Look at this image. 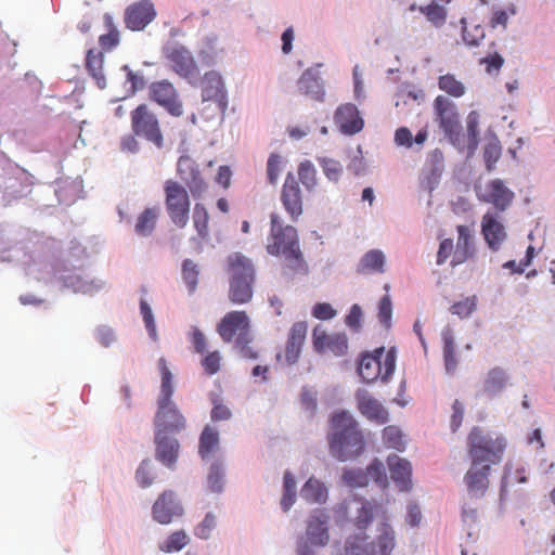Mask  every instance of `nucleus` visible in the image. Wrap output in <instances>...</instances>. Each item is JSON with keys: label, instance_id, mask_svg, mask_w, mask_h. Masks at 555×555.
Wrapping results in <instances>:
<instances>
[{"label": "nucleus", "instance_id": "423d86ee", "mask_svg": "<svg viewBox=\"0 0 555 555\" xmlns=\"http://www.w3.org/2000/svg\"><path fill=\"white\" fill-rule=\"evenodd\" d=\"M131 128L137 135L146 139L158 149L163 147L164 138L158 118L147 104H140L131 112Z\"/></svg>", "mask_w": 555, "mask_h": 555}, {"label": "nucleus", "instance_id": "8fccbe9b", "mask_svg": "<svg viewBox=\"0 0 555 555\" xmlns=\"http://www.w3.org/2000/svg\"><path fill=\"white\" fill-rule=\"evenodd\" d=\"M193 221L194 227L198 233V235L206 240L208 237V212L206 208L201 205L196 204L193 210Z\"/></svg>", "mask_w": 555, "mask_h": 555}, {"label": "nucleus", "instance_id": "dca6fc26", "mask_svg": "<svg viewBox=\"0 0 555 555\" xmlns=\"http://www.w3.org/2000/svg\"><path fill=\"white\" fill-rule=\"evenodd\" d=\"M280 198L291 219L297 221L302 215V198L299 183L293 172L286 175Z\"/></svg>", "mask_w": 555, "mask_h": 555}, {"label": "nucleus", "instance_id": "c03bdc74", "mask_svg": "<svg viewBox=\"0 0 555 555\" xmlns=\"http://www.w3.org/2000/svg\"><path fill=\"white\" fill-rule=\"evenodd\" d=\"M298 177L308 191L314 190L318 184L317 170L310 160L300 163L298 167Z\"/></svg>", "mask_w": 555, "mask_h": 555}, {"label": "nucleus", "instance_id": "412c9836", "mask_svg": "<svg viewBox=\"0 0 555 555\" xmlns=\"http://www.w3.org/2000/svg\"><path fill=\"white\" fill-rule=\"evenodd\" d=\"M335 124L347 135L360 132L364 127V120L360 116L358 107L352 103H346L337 107L334 115Z\"/></svg>", "mask_w": 555, "mask_h": 555}, {"label": "nucleus", "instance_id": "09e8293b", "mask_svg": "<svg viewBox=\"0 0 555 555\" xmlns=\"http://www.w3.org/2000/svg\"><path fill=\"white\" fill-rule=\"evenodd\" d=\"M318 162L330 181L337 182L340 179L343 165L338 160L328 157H318Z\"/></svg>", "mask_w": 555, "mask_h": 555}, {"label": "nucleus", "instance_id": "338daca9", "mask_svg": "<svg viewBox=\"0 0 555 555\" xmlns=\"http://www.w3.org/2000/svg\"><path fill=\"white\" fill-rule=\"evenodd\" d=\"M347 169L354 176H362L365 173L366 165L362 156V149L360 145L357 146L356 153L348 164Z\"/></svg>", "mask_w": 555, "mask_h": 555}, {"label": "nucleus", "instance_id": "e2e57ef3", "mask_svg": "<svg viewBox=\"0 0 555 555\" xmlns=\"http://www.w3.org/2000/svg\"><path fill=\"white\" fill-rule=\"evenodd\" d=\"M184 182L194 198L201 197L207 190V183L202 178L199 170H197V175L189 177Z\"/></svg>", "mask_w": 555, "mask_h": 555}, {"label": "nucleus", "instance_id": "20e7f679", "mask_svg": "<svg viewBox=\"0 0 555 555\" xmlns=\"http://www.w3.org/2000/svg\"><path fill=\"white\" fill-rule=\"evenodd\" d=\"M332 430L327 436L330 454L339 462L354 460L365 447L359 423L347 411L335 413L331 420Z\"/></svg>", "mask_w": 555, "mask_h": 555}, {"label": "nucleus", "instance_id": "bf43d9fd", "mask_svg": "<svg viewBox=\"0 0 555 555\" xmlns=\"http://www.w3.org/2000/svg\"><path fill=\"white\" fill-rule=\"evenodd\" d=\"M392 305L388 295L379 300L378 305V320L383 326L389 328L391 326Z\"/></svg>", "mask_w": 555, "mask_h": 555}, {"label": "nucleus", "instance_id": "c9c22d12", "mask_svg": "<svg viewBox=\"0 0 555 555\" xmlns=\"http://www.w3.org/2000/svg\"><path fill=\"white\" fill-rule=\"evenodd\" d=\"M395 98V106L400 108L401 106H406L410 101L421 105L425 101V93L422 89H416L411 83H403L398 88Z\"/></svg>", "mask_w": 555, "mask_h": 555}, {"label": "nucleus", "instance_id": "79ce46f5", "mask_svg": "<svg viewBox=\"0 0 555 555\" xmlns=\"http://www.w3.org/2000/svg\"><path fill=\"white\" fill-rule=\"evenodd\" d=\"M218 516L215 512H207L203 520L194 528V534L201 540H208L217 528Z\"/></svg>", "mask_w": 555, "mask_h": 555}, {"label": "nucleus", "instance_id": "c756f323", "mask_svg": "<svg viewBox=\"0 0 555 555\" xmlns=\"http://www.w3.org/2000/svg\"><path fill=\"white\" fill-rule=\"evenodd\" d=\"M220 449L219 430L210 425H206L199 436L198 454L203 461H208Z\"/></svg>", "mask_w": 555, "mask_h": 555}, {"label": "nucleus", "instance_id": "bb28decb", "mask_svg": "<svg viewBox=\"0 0 555 555\" xmlns=\"http://www.w3.org/2000/svg\"><path fill=\"white\" fill-rule=\"evenodd\" d=\"M384 347L377 348L374 353H364L359 363V374L365 383H373L382 374V357Z\"/></svg>", "mask_w": 555, "mask_h": 555}, {"label": "nucleus", "instance_id": "a19ab883", "mask_svg": "<svg viewBox=\"0 0 555 555\" xmlns=\"http://www.w3.org/2000/svg\"><path fill=\"white\" fill-rule=\"evenodd\" d=\"M418 11L436 27L440 28L447 20V10L433 0L428 5L420 7Z\"/></svg>", "mask_w": 555, "mask_h": 555}, {"label": "nucleus", "instance_id": "72a5a7b5", "mask_svg": "<svg viewBox=\"0 0 555 555\" xmlns=\"http://www.w3.org/2000/svg\"><path fill=\"white\" fill-rule=\"evenodd\" d=\"M300 496L308 503L323 504L328 496L327 487L314 477H310L301 487Z\"/></svg>", "mask_w": 555, "mask_h": 555}, {"label": "nucleus", "instance_id": "4be33fe9", "mask_svg": "<svg viewBox=\"0 0 555 555\" xmlns=\"http://www.w3.org/2000/svg\"><path fill=\"white\" fill-rule=\"evenodd\" d=\"M203 101H215L222 113L227 111L228 98L222 77L215 70L205 74L202 90Z\"/></svg>", "mask_w": 555, "mask_h": 555}, {"label": "nucleus", "instance_id": "7c9ffc66", "mask_svg": "<svg viewBox=\"0 0 555 555\" xmlns=\"http://www.w3.org/2000/svg\"><path fill=\"white\" fill-rule=\"evenodd\" d=\"M225 483V464L223 460L217 459L208 468L206 489L208 492L219 495L224 491Z\"/></svg>", "mask_w": 555, "mask_h": 555}, {"label": "nucleus", "instance_id": "9b49d317", "mask_svg": "<svg viewBox=\"0 0 555 555\" xmlns=\"http://www.w3.org/2000/svg\"><path fill=\"white\" fill-rule=\"evenodd\" d=\"M165 56L172 63V69L181 77L194 83L198 78V67L192 53L178 42L167 43L163 48Z\"/></svg>", "mask_w": 555, "mask_h": 555}, {"label": "nucleus", "instance_id": "5701e85b", "mask_svg": "<svg viewBox=\"0 0 555 555\" xmlns=\"http://www.w3.org/2000/svg\"><path fill=\"white\" fill-rule=\"evenodd\" d=\"M320 66L321 64H318L307 68L297 81L300 93L317 101H322L325 95L324 81L319 72Z\"/></svg>", "mask_w": 555, "mask_h": 555}, {"label": "nucleus", "instance_id": "4d7b16f0", "mask_svg": "<svg viewBox=\"0 0 555 555\" xmlns=\"http://www.w3.org/2000/svg\"><path fill=\"white\" fill-rule=\"evenodd\" d=\"M199 170L198 165L188 155H182L178 159L177 171L181 180H186L189 177L197 175Z\"/></svg>", "mask_w": 555, "mask_h": 555}, {"label": "nucleus", "instance_id": "4468645a", "mask_svg": "<svg viewBox=\"0 0 555 555\" xmlns=\"http://www.w3.org/2000/svg\"><path fill=\"white\" fill-rule=\"evenodd\" d=\"M150 96L172 116L179 117L182 115V103L173 85L168 80L153 82L150 86Z\"/></svg>", "mask_w": 555, "mask_h": 555}, {"label": "nucleus", "instance_id": "7ed1b4c3", "mask_svg": "<svg viewBox=\"0 0 555 555\" xmlns=\"http://www.w3.org/2000/svg\"><path fill=\"white\" fill-rule=\"evenodd\" d=\"M434 107L439 121L449 142L460 152L467 150V156L475 154L479 144V114L472 111L466 118L467 134L463 133L460 115L454 102L443 95L436 98Z\"/></svg>", "mask_w": 555, "mask_h": 555}, {"label": "nucleus", "instance_id": "de8ad7c7", "mask_svg": "<svg viewBox=\"0 0 555 555\" xmlns=\"http://www.w3.org/2000/svg\"><path fill=\"white\" fill-rule=\"evenodd\" d=\"M383 440L388 448L397 451H404L405 443L403 441L402 431L396 426H387L383 430Z\"/></svg>", "mask_w": 555, "mask_h": 555}, {"label": "nucleus", "instance_id": "864d4df0", "mask_svg": "<svg viewBox=\"0 0 555 555\" xmlns=\"http://www.w3.org/2000/svg\"><path fill=\"white\" fill-rule=\"evenodd\" d=\"M325 347L337 357L344 356L348 349L347 335L345 333L330 334Z\"/></svg>", "mask_w": 555, "mask_h": 555}, {"label": "nucleus", "instance_id": "2eb2a0df", "mask_svg": "<svg viewBox=\"0 0 555 555\" xmlns=\"http://www.w3.org/2000/svg\"><path fill=\"white\" fill-rule=\"evenodd\" d=\"M156 17V11L151 0H141L128 5L124 21L126 27L133 31L143 30Z\"/></svg>", "mask_w": 555, "mask_h": 555}, {"label": "nucleus", "instance_id": "a18cd8bd", "mask_svg": "<svg viewBox=\"0 0 555 555\" xmlns=\"http://www.w3.org/2000/svg\"><path fill=\"white\" fill-rule=\"evenodd\" d=\"M199 269L192 259H185L182 263V279L188 286L189 293L195 292L198 282Z\"/></svg>", "mask_w": 555, "mask_h": 555}, {"label": "nucleus", "instance_id": "2f4dec72", "mask_svg": "<svg viewBox=\"0 0 555 555\" xmlns=\"http://www.w3.org/2000/svg\"><path fill=\"white\" fill-rule=\"evenodd\" d=\"M386 256L380 249L366 251L357 266L360 274L383 273L385 271Z\"/></svg>", "mask_w": 555, "mask_h": 555}, {"label": "nucleus", "instance_id": "680f3d73", "mask_svg": "<svg viewBox=\"0 0 555 555\" xmlns=\"http://www.w3.org/2000/svg\"><path fill=\"white\" fill-rule=\"evenodd\" d=\"M363 312L358 304L351 306L349 313L346 317V325L354 333H359L362 327Z\"/></svg>", "mask_w": 555, "mask_h": 555}, {"label": "nucleus", "instance_id": "3c124183", "mask_svg": "<svg viewBox=\"0 0 555 555\" xmlns=\"http://www.w3.org/2000/svg\"><path fill=\"white\" fill-rule=\"evenodd\" d=\"M154 478L152 461L150 459L143 460L135 472L137 482L140 487L147 488L152 486Z\"/></svg>", "mask_w": 555, "mask_h": 555}, {"label": "nucleus", "instance_id": "69168bd1", "mask_svg": "<svg viewBox=\"0 0 555 555\" xmlns=\"http://www.w3.org/2000/svg\"><path fill=\"white\" fill-rule=\"evenodd\" d=\"M95 337L104 348H108L117 340L114 330L107 325H100L96 327Z\"/></svg>", "mask_w": 555, "mask_h": 555}, {"label": "nucleus", "instance_id": "37998d69", "mask_svg": "<svg viewBox=\"0 0 555 555\" xmlns=\"http://www.w3.org/2000/svg\"><path fill=\"white\" fill-rule=\"evenodd\" d=\"M254 337L250 333H242L238 335L234 343V349L238 352V354L244 359L256 360L258 359V352L254 350L249 344L253 341Z\"/></svg>", "mask_w": 555, "mask_h": 555}, {"label": "nucleus", "instance_id": "58836bf2", "mask_svg": "<svg viewBox=\"0 0 555 555\" xmlns=\"http://www.w3.org/2000/svg\"><path fill=\"white\" fill-rule=\"evenodd\" d=\"M297 496V482L294 475L289 472L284 473L283 477V495L281 499V507L284 512H288L294 505Z\"/></svg>", "mask_w": 555, "mask_h": 555}, {"label": "nucleus", "instance_id": "e433bc0d", "mask_svg": "<svg viewBox=\"0 0 555 555\" xmlns=\"http://www.w3.org/2000/svg\"><path fill=\"white\" fill-rule=\"evenodd\" d=\"M159 209L146 208L139 217L134 227V231L138 235L146 237L150 236L156 224V219L158 216Z\"/></svg>", "mask_w": 555, "mask_h": 555}, {"label": "nucleus", "instance_id": "39448f33", "mask_svg": "<svg viewBox=\"0 0 555 555\" xmlns=\"http://www.w3.org/2000/svg\"><path fill=\"white\" fill-rule=\"evenodd\" d=\"M230 272L229 299L236 305L248 302L253 297L255 269L250 259L241 253L228 257Z\"/></svg>", "mask_w": 555, "mask_h": 555}, {"label": "nucleus", "instance_id": "5fc2aeb1", "mask_svg": "<svg viewBox=\"0 0 555 555\" xmlns=\"http://www.w3.org/2000/svg\"><path fill=\"white\" fill-rule=\"evenodd\" d=\"M500 156L501 145L498 138L494 135L493 139L487 143L483 151V158L489 171L493 169V166L500 159Z\"/></svg>", "mask_w": 555, "mask_h": 555}, {"label": "nucleus", "instance_id": "49530a36", "mask_svg": "<svg viewBox=\"0 0 555 555\" xmlns=\"http://www.w3.org/2000/svg\"><path fill=\"white\" fill-rule=\"evenodd\" d=\"M438 86L441 90L455 98H460L465 93V86L451 74L440 76Z\"/></svg>", "mask_w": 555, "mask_h": 555}, {"label": "nucleus", "instance_id": "4c0bfd02", "mask_svg": "<svg viewBox=\"0 0 555 555\" xmlns=\"http://www.w3.org/2000/svg\"><path fill=\"white\" fill-rule=\"evenodd\" d=\"M102 53H94L93 50H89L86 57V66L90 75L96 80V85L100 89L106 87V79L102 73Z\"/></svg>", "mask_w": 555, "mask_h": 555}, {"label": "nucleus", "instance_id": "c85d7f7f", "mask_svg": "<svg viewBox=\"0 0 555 555\" xmlns=\"http://www.w3.org/2000/svg\"><path fill=\"white\" fill-rule=\"evenodd\" d=\"M457 233L459 237L456 247L451 261L452 267L465 262L475 253L474 236L472 235L469 229L466 225H459Z\"/></svg>", "mask_w": 555, "mask_h": 555}, {"label": "nucleus", "instance_id": "a878e982", "mask_svg": "<svg viewBox=\"0 0 555 555\" xmlns=\"http://www.w3.org/2000/svg\"><path fill=\"white\" fill-rule=\"evenodd\" d=\"M281 256L284 259L282 275L285 279L293 280L295 276L309 274V266L300 249L284 251Z\"/></svg>", "mask_w": 555, "mask_h": 555}, {"label": "nucleus", "instance_id": "6e6552de", "mask_svg": "<svg viewBox=\"0 0 555 555\" xmlns=\"http://www.w3.org/2000/svg\"><path fill=\"white\" fill-rule=\"evenodd\" d=\"M475 191L479 201L493 206L494 210L488 212L499 215L507 210L515 198V193L499 178L488 181L483 186L476 184Z\"/></svg>", "mask_w": 555, "mask_h": 555}, {"label": "nucleus", "instance_id": "f704fd0d", "mask_svg": "<svg viewBox=\"0 0 555 555\" xmlns=\"http://www.w3.org/2000/svg\"><path fill=\"white\" fill-rule=\"evenodd\" d=\"M157 366L162 375V385H160V393L158 398V404H169L175 403L171 400V396L173 395V383H172V373L167 366V361L165 358H159L157 361Z\"/></svg>", "mask_w": 555, "mask_h": 555}, {"label": "nucleus", "instance_id": "cd10ccee", "mask_svg": "<svg viewBox=\"0 0 555 555\" xmlns=\"http://www.w3.org/2000/svg\"><path fill=\"white\" fill-rule=\"evenodd\" d=\"M387 464L392 480L398 483L401 490H409L412 474L411 463L405 459L399 457L397 454H390L387 459Z\"/></svg>", "mask_w": 555, "mask_h": 555}, {"label": "nucleus", "instance_id": "052dcab7", "mask_svg": "<svg viewBox=\"0 0 555 555\" xmlns=\"http://www.w3.org/2000/svg\"><path fill=\"white\" fill-rule=\"evenodd\" d=\"M364 473L367 474V480L373 479L375 482L380 483V485L385 483L387 480L385 466H384L383 462L379 461L378 459H375L366 467V470Z\"/></svg>", "mask_w": 555, "mask_h": 555}, {"label": "nucleus", "instance_id": "f3484780", "mask_svg": "<svg viewBox=\"0 0 555 555\" xmlns=\"http://www.w3.org/2000/svg\"><path fill=\"white\" fill-rule=\"evenodd\" d=\"M182 514L183 507L172 491H164L152 506L153 519L163 525L170 524Z\"/></svg>", "mask_w": 555, "mask_h": 555}, {"label": "nucleus", "instance_id": "a211bd4d", "mask_svg": "<svg viewBox=\"0 0 555 555\" xmlns=\"http://www.w3.org/2000/svg\"><path fill=\"white\" fill-rule=\"evenodd\" d=\"M217 332L224 343H231L235 335L251 332L249 318L244 311L228 312L217 325Z\"/></svg>", "mask_w": 555, "mask_h": 555}, {"label": "nucleus", "instance_id": "aec40b11", "mask_svg": "<svg viewBox=\"0 0 555 555\" xmlns=\"http://www.w3.org/2000/svg\"><path fill=\"white\" fill-rule=\"evenodd\" d=\"M356 400L358 410L367 420L379 425L388 422L389 413L387 409L377 399L373 398L366 389L359 388L356 392Z\"/></svg>", "mask_w": 555, "mask_h": 555}, {"label": "nucleus", "instance_id": "473e14b6", "mask_svg": "<svg viewBox=\"0 0 555 555\" xmlns=\"http://www.w3.org/2000/svg\"><path fill=\"white\" fill-rule=\"evenodd\" d=\"M508 382V374L502 367L491 369L483 382L482 391L490 398L500 395L506 387Z\"/></svg>", "mask_w": 555, "mask_h": 555}, {"label": "nucleus", "instance_id": "393cba45", "mask_svg": "<svg viewBox=\"0 0 555 555\" xmlns=\"http://www.w3.org/2000/svg\"><path fill=\"white\" fill-rule=\"evenodd\" d=\"M307 328L308 326L306 322H296L292 326L285 350V359L287 364L292 365L298 361L301 347L306 339Z\"/></svg>", "mask_w": 555, "mask_h": 555}, {"label": "nucleus", "instance_id": "0e129e2a", "mask_svg": "<svg viewBox=\"0 0 555 555\" xmlns=\"http://www.w3.org/2000/svg\"><path fill=\"white\" fill-rule=\"evenodd\" d=\"M476 309L475 297L466 298L451 306V312L460 318H468Z\"/></svg>", "mask_w": 555, "mask_h": 555}, {"label": "nucleus", "instance_id": "774afa93", "mask_svg": "<svg viewBox=\"0 0 555 555\" xmlns=\"http://www.w3.org/2000/svg\"><path fill=\"white\" fill-rule=\"evenodd\" d=\"M220 360H221V357H220L219 352L214 351V352L208 353L205 358H203L202 365L209 375H212L219 371Z\"/></svg>", "mask_w": 555, "mask_h": 555}, {"label": "nucleus", "instance_id": "1a4fd4ad", "mask_svg": "<svg viewBox=\"0 0 555 555\" xmlns=\"http://www.w3.org/2000/svg\"><path fill=\"white\" fill-rule=\"evenodd\" d=\"M54 274L56 280L63 283L64 287L72 289L74 293L92 296L105 286L103 280L85 275L76 268L61 266L55 269Z\"/></svg>", "mask_w": 555, "mask_h": 555}, {"label": "nucleus", "instance_id": "ddd939ff", "mask_svg": "<svg viewBox=\"0 0 555 555\" xmlns=\"http://www.w3.org/2000/svg\"><path fill=\"white\" fill-rule=\"evenodd\" d=\"M185 418L176 403L158 404L154 418L155 433L176 435L185 428Z\"/></svg>", "mask_w": 555, "mask_h": 555}, {"label": "nucleus", "instance_id": "603ef678", "mask_svg": "<svg viewBox=\"0 0 555 555\" xmlns=\"http://www.w3.org/2000/svg\"><path fill=\"white\" fill-rule=\"evenodd\" d=\"M140 312L144 321L149 336L156 341L158 339L153 310L146 300L141 299Z\"/></svg>", "mask_w": 555, "mask_h": 555}, {"label": "nucleus", "instance_id": "0eeeda50", "mask_svg": "<svg viewBox=\"0 0 555 555\" xmlns=\"http://www.w3.org/2000/svg\"><path fill=\"white\" fill-rule=\"evenodd\" d=\"M166 208L171 221L184 228L189 221L190 199L184 186L173 180L165 183Z\"/></svg>", "mask_w": 555, "mask_h": 555}, {"label": "nucleus", "instance_id": "f257e3e1", "mask_svg": "<svg viewBox=\"0 0 555 555\" xmlns=\"http://www.w3.org/2000/svg\"><path fill=\"white\" fill-rule=\"evenodd\" d=\"M380 506L364 498L350 496L345 499L335 508V520L337 525L345 528L348 526L360 530L358 534L347 538L344 555H390L396 542L395 531L386 522L378 528L376 541L365 543L366 535L362 532L378 515Z\"/></svg>", "mask_w": 555, "mask_h": 555}, {"label": "nucleus", "instance_id": "9d476101", "mask_svg": "<svg viewBox=\"0 0 555 555\" xmlns=\"http://www.w3.org/2000/svg\"><path fill=\"white\" fill-rule=\"evenodd\" d=\"M270 218L273 243L267 246L268 253L280 256L284 251L300 249L297 230L293 225H284L276 214H271Z\"/></svg>", "mask_w": 555, "mask_h": 555}, {"label": "nucleus", "instance_id": "13d9d810", "mask_svg": "<svg viewBox=\"0 0 555 555\" xmlns=\"http://www.w3.org/2000/svg\"><path fill=\"white\" fill-rule=\"evenodd\" d=\"M282 171V156L272 153L267 163V178L270 184L275 185Z\"/></svg>", "mask_w": 555, "mask_h": 555}, {"label": "nucleus", "instance_id": "ea45409f", "mask_svg": "<svg viewBox=\"0 0 555 555\" xmlns=\"http://www.w3.org/2000/svg\"><path fill=\"white\" fill-rule=\"evenodd\" d=\"M190 542L184 530L172 532L166 540L158 543V548L165 553H173L182 550Z\"/></svg>", "mask_w": 555, "mask_h": 555}, {"label": "nucleus", "instance_id": "b1692460", "mask_svg": "<svg viewBox=\"0 0 555 555\" xmlns=\"http://www.w3.org/2000/svg\"><path fill=\"white\" fill-rule=\"evenodd\" d=\"M155 457L168 468H173L180 450V443L175 436L155 433Z\"/></svg>", "mask_w": 555, "mask_h": 555}, {"label": "nucleus", "instance_id": "6e6d98bb", "mask_svg": "<svg viewBox=\"0 0 555 555\" xmlns=\"http://www.w3.org/2000/svg\"><path fill=\"white\" fill-rule=\"evenodd\" d=\"M341 478L350 487H364L367 485V474L362 469L345 468Z\"/></svg>", "mask_w": 555, "mask_h": 555}, {"label": "nucleus", "instance_id": "f8f14e48", "mask_svg": "<svg viewBox=\"0 0 555 555\" xmlns=\"http://www.w3.org/2000/svg\"><path fill=\"white\" fill-rule=\"evenodd\" d=\"M330 516L323 509H314L306 526V535L297 542H307L310 547H324L330 542Z\"/></svg>", "mask_w": 555, "mask_h": 555}, {"label": "nucleus", "instance_id": "6ab92c4d", "mask_svg": "<svg viewBox=\"0 0 555 555\" xmlns=\"http://www.w3.org/2000/svg\"><path fill=\"white\" fill-rule=\"evenodd\" d=\"M481 232L492 251H498L507 238L502 217L498 212H486L481 219Z\"/></svg>", "mask_w": 555, "mask_h": 555}, {"label": "nucleus", "instance_id": "f03ea898", "mask_svg": "<svg viewBox=\"0 0 555 555\" xmlns=\"http://www.w3.org/2000/svg\"><path fill=\"white\" fill-rule=\"evenodd\" d=\"M468 447L472 466L464 476V482L468 495L480 499L489 488L491 465L502 460L506 440L502 436H494L475 427L468 436Z\"/></svg>", "mask_w": 555, "mask_h": 555}]
</instances>
